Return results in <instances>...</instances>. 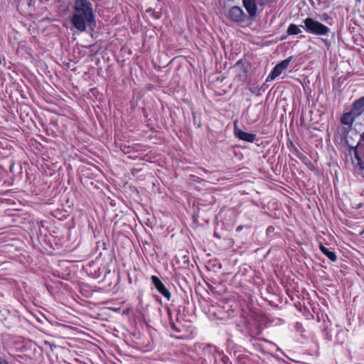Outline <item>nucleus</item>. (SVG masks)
Returning a JSON list of instances; mask_svg holds the SVG:
<instances>
[{
	"label": "nucleus",
	"mask_w": 364,
	"mask_h": 364,
	"mask_svg": "<svg viewBox=\"0 0 364 364\" xmlns=\"http://www.w3.org/2000/svg\"><path fill=\"white\" fill-rule=\"evenodd\" d=\"M73 9L70 21L78 31L85 32L87 26L95 25V14L90 0H74Z\"/></svg>",
	"instance_id": "nucleus-1"
},
{
	"label": "nucleus",
	"mask_w": 364,
	"mask_h": 364,
	"mask_svg": "<svg viewBox=\"0 0 364 364\" xmlns=\"http://www.w3.org/2000/svg\"><path fill=\"white\" fill-rule=\"evenodd\" d=\"M304 26H301L308 33L315 36H328L331 29L321 22L311 18L307 17L304 20Z\"/></svg>",
	"instance_id": "nucleus-2"
},
{
	"label": "nucleus",
	"mask_w": 364,
	"mask_h": 364,
	"mask_svg": "<svg viewBox=\"0 0 364 364\" xmlns=\"http://www.w3.org/2000/svg\"><path fill=\"white\" fill-rule=\"evenodd\" d=\"M292 60L293 56H289L287 59L277 63L267 76V81L272 80L280 75L288 68Z\"/></svg>",
	"instance_id": "nucleus-3"
},
{
	"label": "nucleus",
	"mask_w": 364,
	"mask_h": 364,
	"mask_svg": "<svg viewBox=\"0 0 364 364\" xmlns=\"http://www.w3.org/2000/svg\"><path fill=\"white\" fill-rule=\"evenodd\" d=\"M151 280L158 292L168 301H169L171 297V294L170 291L166 287L164 284L161 281V279L157 276L152 275L151 277Z\"/></svg>",
	"instance_id": "nucleus-4"
},
{
	"label": "nucleus",
	"mask_w": 364,
	"mask_h": 364,
	"mask_svg": "<svg viewBox=\"0 0 364 364\" xmlns=\"http://www.w3.org/2000/svg\"><path fill=\"white\" fill-rule=\"evenodd\" d=\"M228 18L236 23H242L245 20L246 15L239 6H232L228 12Z\"/></svg>",
	"instance_id": "nucleus-5"
},
{
	"label": "nucleus",
	"mask_w": 364,
	"mask_h": 364,
	"mask_svg": "<svg viewBox=\"0 0 364 364\" xmlns=\"http://www.w3.org/2000/svg\"><path fill=\"white\" fill-rule=\"evenodd\" d=\"M235 135L237 138L240 140L247 141V142H254L256 140V134L252 133H247L241 129L235 128L234 130Z\"/></svg>",
	"instance_id": "nucleus-6"
},
{
	"label": "nucleus",
	"mask_w": 364,
	"mask_h": 364,
	"mask_svg": "<svg viewBox=\"0 0 364 364\" xmlns=\"http://www.w3.org/2000/svg\"><path fill=\"white\" fill-rule=\"evenodd\" d=\"M351 110L358 117L364 113V96L353 102Z\"/></svg>",
	"instance_id": "nucleus-7"
},
{
	"label": "nucleus",
	"mask_w": 364,
	"mask_h": 364,
	"mask_svg": "<svg viewBox=\"0 0 364 364\" xmlns=\"http://www.w3.org/2000/svg\"><path fill=\"white\" fill-rule=\"evenodd\" d=\"M257 0H242L243 6L250 17H255L257 14Z\"/></svg>",
	"instance_id": "nucleus-8"
},
{
	"label": "nucleus",
	"mask_w": 364,
	"mask_h": 364,
	"mask_svg": "<svg viewBox=\"0 0 364 364\" xmlns=\"http://www.w3.org/2000/svg\"><path fill=\"white\" fill-rule=\"evenodd\" d=\"M357 118L358 117L355 116L354 113H352V110L350 109V112H345L342 115L341 122L344 125L351 127Z\"/></svg>",
	"instance_id": "nucleus-9"
},
{
	"label": "nucleus",
	"mask_w": 364,
	"mask_h": 364,
	"mask_svg": "<svg viewBox=\"0 0 364 364\" xmlns=\"http://www.w3.org/2000/svg\"><path fill=\"white\" fill-rule=\"evenodd\" d=\"M319 249L321 252L326 256L331 262H336L337 260V256L335 252L330 250L323 245H320Z\"/></svg>",
	"instance_id": "nucleus-10"
},
{
	"label": "nucleus",
	"mask_w": 364,
	"mask_h": 364,
	"mask_svg": "<svg viewBox=\"0 0 364 364\" xmlns=\"http://www.w3.org/2000/svg\"><path fill=\"white\" fill-rule=\"evenodd\" d=\"M287 33L289 36H293L299 34L300 33H301V31L297 25L294 23H291L288 26Z\"/></svg>",
	"instance_id": "nucleus-11"
},
{
	"label": "nucleus",
	"mask_w": 364,
	"mask_h": 364,
	"mask_svg": "<svg viewBox=\"0 0 364 364\" xmlns=\"http://www.w3.org/2000/svg\"><path fill=\"white\" fill-rule=\"evenodd\" d=\"M168 316H169V317H171L170 309H168ZM170 320H171V327L172 330L176 331V332H181V329L172 321L171 318H170Z\"/></svg>",
	"instance_id": "nucleus-12"
},
{
	"label": "nucleus",
	"mask_w": 364,
	"mask_h": 364,
	"mask_svg": "<svg viewBox=\"0 0 364 364\" xmlns=\"http://www.w3.org/2000/svg\"><path fill=\"white\" fill-rule=\"evenodd\" d=\"M296 157L302 162H305L306 160H308L307 157L302 152H300V154Z\"/></svg>",
	"instance_id": "nucleus-13"
},
{
	"label": "nucleus",
	"mask_w": 364,
	"mask_h": 364,
	"mask_svg": "<svg viewBox=\"0 0 364 364\" xmlns=\"http://www.w3.org/2000/svg\"><path fill=\"white\" fill-rule=\"evenodd\" d=\"M292 153L296 156H298V155L300 154V151L294 146L293 149H291Z\"/></svg>",
	"instance_id": "nucleus-14"
},
{
	"label": "nucleus",
	"mask_w": 364,
	"mask_h": 364,
	"mask_svg": "<svg viewBox=\"0 0 364 364\" xmlns=\"http://www.w3.org/2000/svg\"><path fill=\"white\" fill-rule=\"evenodd\" d=\"M0 364H10L8 360L4 359L2 356L0 358Z\"/></svg>",
	"instance_id": "nucleus-15"
},
{
	"label": "nucleus",
	"mask_w": 364,
	"mask_h": 364,
	"mask_svg": "<svg viewBox=\"0 0 364 364\" xmlns=\"http://www.w3.org/2000/svg\"><path fill=\"white\" fill-rule=\"evenodd\" d=\"M102 247L103 250H107V244L104 240L102 242Z\"/></svg>",
	"instance_id": "nucleus-16"
},
{
	"label": "nucleus",
	"mask_w": 364,
	"mask_h": 364,
	"mask_svg": "<svg viewBox=\"0 0 364 364\" xmlns=\"http://www.w3.org/2000/svg\"><path fill=\"white\" fill-rule=\"evenodd\" d=\"M244 226L243 225H239L237 228H236V231L237 232H240L242 229H243Z\"/></svg>",
	"instance_id": "nucleus-17"
},
{
	"label": "nucleus",
	"mask_w": 364,
	"mask_h": 364,
	"mask_svg": "<svg viewBox=\"0 0 364 364\" xmlns=\"http://www.w3.org/2000/svg\"><path fill=\"white\" fill-rule=\"evenodd\" d=\"M360 168L364 171V164L363 165L360 164Z\"/></svg>",
	"instance_id": "nucleus-18"
},
{
	"label": "nucleus",
	"mask_w": 364,
	"mask_h": 364,
	"mask_svg": "<svg viewBox=\"0 0 364 364\" xmlns=\"http://www.w3.org/2000/svg\"><path fill=\"white\" fill-rule=\"evenodd\" d=\"M361 137L364 139V132L362 134Z\"/></svg>",
	"instance_id": "nucleus-19"
},
{
	"label": "nucleus",
	"mask_w": 364,
	"mask_h": 364,
	"mask_svg": "<svg viewBox=\"0 0 364 364\" xmlns=\"http://www.w3.org/2000/svg\"><path fill=\"white\" fill-rule=\"evenodd\" d=\"M31 1H33V0H30Z\"/></svg>",
	"instance_id": "nucleus-20"
},
{
	"label": "nucleus",
	"mask_w": 364,
	"mask_h": 364,
	"mask_svg": "<svg viewBox=\"0 0 364 364\" xmlns=\"http://www.w3.org/2000/svg\"><path fill=\"white\" fill-rule=\"evenodd\" d=\"M1 356L0 355V358H1Z\"/></svg>",
	"instance_id": "nucleus-21"
}]
</instances>
